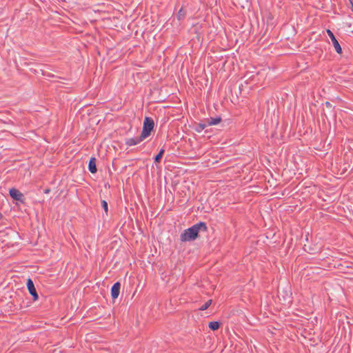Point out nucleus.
<instances>
[{"mask_svg": "<svg viewBox=\"0 0 353 353\" xmlns=\"http://www.w3.org/2000/svg\"><path fill=\"white\" fill-rule=\"evenodd\" d=\"M164 149H161L160 151L159 152V153L155 156L154 157V163H160L162 157H163V155L164 154Z\"/></svg>", "mask_w": 353, "mask_h": 353, "instance_id": "9", "label": "nucleus"}, {"mask_svg": "<svg viewBox=\"0 0 353 353\" xmlns=\"http://www.w3.org/2000/svg\"><path fill=\"white\" fill-rule=\"evenodd\" d=\"M183 198H184V199L182 200L181 202L186 203L188 201L189 198H190V191H188V194H187L186 192H184Z\"/></svg>", "mask_w": 353, "mask_h": 353, "instance_id": "15", "label": "nucleus"}, {"mask_svg": "<svg viewBox=\"0 0 353 353\" xmlns=\"http://www.w3.org/2000/svg\"><path fill=\"white\" fill-rule=\"evenodd\" d=\"M10 196L17 201L24 203L26 198L24 195L17 189L12 188L9 190Z\"/></svg>", "mask_w": 353, "mask_h": 353, "instance_id": "3", "label": "nucleus"}, {"mask_svg": "<svg viewBox=\"0 0 353 353\" xmlns=\"http://www.w3.org/2000/svg\"><path fill=\"white\" fill-rule=\"evenodd\" d=\"M206 125L204 123H200L198 126L197 131L200 132L205 128Z\"/></svg>", "mask_w": 353, "mask_h": 353, "instance_id": "16", "label": "nucleus"}, {"mask_svg": "<svg viewBox=\"0 0 353 353\" xmlns=\"http://www.w3.org/2000/svg\"><path fill=\"white\" fill-rule=\"evenodd\" d=\"M327 33L328 36L330 37L336 52L339 54H341L342 48H341L339 43L338 42L337 39H336L335 36L334 35L333 32L330 30L327 29Z\"/></svg>", "mask_w": 353, "mask_h": 353, "instance_id": "4", "label": "nucleus"}, {"mask_svg": "<svg viewBox=\"0 0 353 353\" xmlns=\"http://www.w3.org/2000/svg\"><path fill=\"white\" fill-rule=\"evenodd\" d=\"M212 303V300H208L207 302H205L202 306H201V307L199 308L200 310H207L210 305H211Z\"/></svg>", "mask_w": 353, "mask_h": 353, "instance_id": "13", "label": "nucleus"}, {"mask_svg": "<svg viewBox=\"0 0 353 353\" xmlns=\"http://www.w3.org/2000/svg\"><path fill=\"white\" fill-rule=\"evenodd\" d=\"M169 162H170V161L168 159V157H166L165 163H166L167 164H166L165 168H166L167 169H169V168H170V167H171V165L168 163Z\"/></svg>", "mask_w": 353, "mask_h": 353, "instance_id": "17", "label": "nucleus"}, {"mask_svg": "<svg viewBox=\"0 0 353 353\" xmlns=\"http://www.w3.org/2000/svg\"><path fill=\"white\" fill-rule=\"evenodd\" d=\"M50 192V188H46L44 190L43 192L45 194H48L49 192Z\"/></svg>", "mask_w": 353, "mask_h": 353, "instance_id": "18", "label": "nucleus"}, {"mask_svg": "<svg viewBox=\"0 0 353 353\" xmlns=\"http://www.w3.org/2000/svg\"><path fill=\"white\" fill-rule=\"evenodd\" d=\"M120 289L121 283L119 281L114 283V285L112 286L111 296L113 300H115L116 299L118 298L120 293Z\"/></svg>", "mask_w": 353, "mask_h": 353, "instance_id": "6", "label": "nucleus"}, {"mask_svg": "<svg viewBox=\"0 0 353 353\" xmlns=\"http://www.w3.org/2000/svg\"><path fill=\"white\" fill-rule=\"evenodd\" d=\"M154 123L153 119L150 117H145L143 121V130L141 132L142 137L146 139L148 137H149L154 128Z\"/></svg>", "mask_w": 353, "mask_h": 353, "instance_id": "2", "label": "nucleus"}, {"mask_svg": "<svg viewBox=\"0 0 353 353\" xmlns=\"http://www.w3.org/2000/svg\"><path fill=\"white\" fill-rule=\"evenodd\" d=\"M186 15V10L182 7L179 11H178V20H180L182 18H184Z\"/></svg>", "mask_w": 353, "mask_h": 353, "instance_id": "12", "label": "nucleus"}, {"mask_svg": "<svg viewBox=\"0 0 353 353\" xmlns=\"http://www.w3.org/2000/svg\"><path fill=\"white\" fill-rule=\"evenodd\" d=\"M206 225L203 222H200L199 223L195 224L191 228L184 230V232L181 234V241H190L194 240L197 237L199 231H206Z\"/></svg>", "mask_w": 353, "mask_h": 353, "instance_id": "1", "label": "nucleus"}, {"mask_svg": "<svg viewBox=\"0 0 353 353\" xmlns=\"http://www.w3.org/2000/svg\"><path fill=\"white\" fill-rule=\"evenodd\" d=\"M101 207L105 212L106 215H108V203L105 200L101 201Z\"/></svg>", "mask_w": 353, "mask_h": 353, "instance_id": "14", "label": "nucleus"}, {"mask_svg": "<svg viewBox=\"0 0 353 353\" xmlns=\"http://www.w3.org/2000/svg\"><path fill=\"white\" fill-rule=\"evenodd\" d=\"M27 288L29 293L32 296L33 300L37 301L39 298L36 288L32 279H28L27 281Z\"/></svg>", "mask_w": 353, "mask_h": 353, "instance_id": "5", "label": "nucleus"}, {"mask_svg": "<svg viewBox=\"0 0 353 353\" xmlns=\"http://www.w3.org/2000/svg\"><path fill=\"white\" fill-rule=\"evenodd\" d=\"M219 327L220 323L217 321H211L209 323V327L213 331L218 330Z\"/></svg>", "mask_w": 353, "mask_h": 353, "instance_id": "10", "label": "nucleus"}, {"mask_svg": "<svg viewBox=\"0 0 353 353\" xmlns=\"http://www.w3.org/2000/svg\"><path fill=\"white\" fill-rule=\"evenodd\" d=\"M96 161H97V160H96V158H94V157L90 158V159L89 161L88 170L92 174H95L97 172Z\"/></svg>", "mask_w": 353, "mask_h": 353, "instance_id": "8", "label": "nucleus"}, {"mask_svg": "<svg viewBox=\"0 0 353 353\" xmlns=\"http://www.w3.org/2000/svg\"><path fill=\"white\" fill-rule=\"evenodd\" d=\"M47 76H48V77H54V75H53V74H47Z\"/></svg>", "mask_w": 353, "mask_h": 353, "instance_id": "20", "label": "nucleus"}, {"mask_svg": "<svg viewBox=\"0 0 353 353\" xmlns=\"http://www.w3.org/2000/svg\"><path fill=\"white\" fill-rule=\"evenodd\" d=\"M221 121L220 117L210 118L208 121V125H216Z\"/></svg>", "mask_w": 353, "mask_h": 353, "instance_id": "11", "label": "nucleus"}, {"mask_svg": "<svg viewBox=\"0 0 353 353\" xmlns=\"http://www.w3.org/2000/svg\"><path fill=\"white\" fill-rule=\"evenodd\" d=\"M325 106L327 107V108H331V103L328 101L325 102Z\"/></svg>", "mask_w": 353, "mask_h": 353, "instance_id": "19", "label": "nucleus"}, {"mask_svg": "<svg viewBox=\"0 0 353 353\" xmlns=\"http://www.w3.org/2000/svg\"><path fill=\"white\" fill-rule=\"evenodd\" d=\"M145 139V138L142 137V134H141V135L139 137H137L134 138H130V139H126L125 144L128 146L135 145H137L138 143H141Z\"/></svg>", "mask_w": 353, "mask_h": 353, "instance_id": "7", "label": "nucleus"}, {"mask_svg": "<svg viewBox=\"0 0 353 353\" xmlns=\"http://www.w3.org/2000/svg\"><path fill=\"white\" fill-rule=\"evenodd\" d=\"M3 218V214L0 212V220Z\"/></svg>", "mask_w": 353, "mask_h": 353, "instance_id": "21", "label": "nucleus"}]
</instances>
